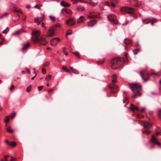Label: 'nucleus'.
<instances>
[{
  "label": "nucleus",
  "mask_w": 161,
  "mask_h": 161,
  "mask_svg": "<svg viewBox=\"0 0 161 161\" xmlns=\"http://www.w3.org/2000/svg\"><path fill=\"white\" fill-rule=\"evenodd\" d=\"M130 86L133 92L135 94L133 95V97L136 98L141 96V94L139 93L141 91V86L139 84H132L130 85Z\"/></svg>",
  "instance_id": "nucleus-1"
},
{
  "label": "nucleus",
  "mask_w": 161,
  "mask_h": 161,
  "mask_svg": "<svg viewBox=\"0 0 161 161\" xmlns=\"http://www.w3.org/2000/svg\"><path fill=\"white\" fill-rule=\"evenodd\" d=\"M113 80L112 81V84H110L109 87L111 89V92L112 93H115L116 92L117 89V87L114 84L116 82V76L115 75H113L112 76Z\"/></svg>",
  "instance_id": "nucleus-2"
},
{
  "label": "nucleus",
  "mask_w": 161,
  "mask_h": 161,
  "mask_svg": "<svg viewBox=\"0 0 161 161\" xmlns=\"http://www.w3.org/2000/svg\"><path fill=\"white\" fill-rule=\"evenodd\" d=\"M120 10L122 13L132 14L134 12V9L133 8L124 6L121 7L120 8Z\"/></svg>",
  "instance_id": "nucleus-3"
},
{
  "label": "nucleus",
  "mask_w": 161,
  "mask_h": 161,
  "mask_svg": "<svg viewBox=\"0 0 161 161\" xmlns=\"http://www.w3.org/2000/svg\"><path fill=\"white\" fill-rule=\"evenodd\" d=\"M142 124L144 128L146 129V130L144 131V133L147 135H148L150 134V132L148 129H150L152 127V125L149 122L143 121Z\"/></svg>",
  "instance_id": "nucleus-4"
},
{
  "label": "nucleus",
  "mask_w": 161,
  "mask_h": 161,
  "mask_svg": "<svg viewBox=\"0 0 161 161\" xmlns=\"http://www.w3.org/2000/svg\"><path fill=\"white\" fill-rule=\"evenodd\" d=\"M36 42L39 46H45L48 43L46 39V37L44 36H42L39 38Z\"/></svg>",
  "instance_id": "nucleus-5"
},
{
  "label": "nucleus",
  "mask_w": 161,
  "mask_h": 161,
  "mask_svg": "<svg viewBox=\"0 0 161 161\" xmlns=\"http://www.w3.org/2000/svg\"><path fill=\"white\" fill-rule=\"evenodd\" d=\"M140 75L145 82L146 81L149 79V74L146 70H143L140 72Z\"/></svg>",
  "instance_id": "nucleus-6"
},
{
  "label": "nucleus",
  "mask_w": 161,
  "mask_h": 161,
  "mask_svg": "<svg viewBox=\"0 0 161 161\" xmlns=\"http://www.w3.org/2000/svg\"><path fill=\"white\" fill-rule=\"evenodd\" d=\"M40 35V31H34L33 33V36L32 40V41L36 42L39 39L38 37Z\"/></svg>",
  "instance_id": "nucleus-7"
},
{
  "label": "nucleus",
  "mask_w": 161,
  "mask_h": 161,
  "mask_svg": "<svg viewBox=\"0 0 161 161\" xmlns=\"http://www.w3.org/2000/svg\"><path fill=\"white\" fill-rule=\"evenodd\" d=\"M150 142L152 143L158 145L159 147L161 146L160 143L158 141L157 138L155 137L153 135H152L151 136V139L150 140Z\"/></svg>",
  "instance_id": "nucleus-8"
},
{
  "label": "nucleus",
  "mask_w": 161,
  "mask_h": 161,
  "mask_svg": "<svg viewBox=\"0 0 161 161\" xmlns=\"http://www.w3.org/2000/svg\"><path fill=\"white\" fill-rule=\"evenodd\" d=\"M76 21L74 18H70L68 19L66 21V24L69 26H72L75 25Z\"/></svg>",
  "instance_id": "nucleus-9"
},
{
  "label": "nucleus",
  "mask_w": 161,
  "mask_h": 161,
  "mask_svg": "<svg viewBox=\"0 0 161 161\" xmlns=\"http://www.w3.org/2000/svg\"><path fill=\"white\" fill-rule=\"evenodd\" d=\"M108 18L110 21L113 24H116L117 23V19L116 17L114 15H110L108 16Z\"/></svg>",
  "instance_id": "nucleus-10"
},
{
  "label": "nucleus",
  "mask_w": 161,
  "mask_h": 161,
  "mask_svg": "<svg viewBox=\"0 0 161 161\" xmlns=\"http://www.w3.org/2000/svg\"><path fill=\"white\" fill-rule=\"evenodd\" d=\"M55 28L53 26L51 27L49 29L48 31V36H52L55 35L54 31Z\"/></svg>",
  "instance_id": "nucleus-11"
},
{
  "label": "nucleus",
  "mask_w": 161,
  "mask_h": 161,
  "mask_svg": "<svg viewBox=\"0 0 161 161\" xmlns=\"http://www.w3.org/2000/svg\"><path fill=\"white\" fill-rule=\"evenodd\" d=\"M60 41V39L58 38H55L52 39L50 42V44L52 46H55L58 42Z\"/></svg>",
  "instance_id": "nucleus-12"
},
{
  "label": "nucleus",
  "mask_w": 161,
  "mask_h": 161,
  "mask_svg": "<svg viewBox=\"0 0 161 161\" xmlns=\"http://www.w3.org/2000/svg\"><path fill=\"white\" fill-rule=\"evenodd\" d=\"M43 18L42 17H37L35 19L34 22L38 25H39L40 24L41 22H42L43 21Z\"/></svg>",
  "instance_id": "nucleus-13"
},
{
  "label": "nucleus",
  "mask_w": 161,
  "mask_h": 161,
  "mask_svg": "<svg viewBox=\"0 0 161 161\" xmlns=\"http://www.w3.org/2000/svg\"><path fill=\"white\" fill-rule=\"evenodd\" d=\"M96 20H92L87 22L88 26L90 27L92 26L95 24L97 23Z\"/></svg>",
  "instance_id": "nucleus-14"
},
{
  "label": "nucleus",
  "mask_w": 161,
  "mask_h": 161,
  "mask_svg": "<svg viewBox=\"0 0 161 161\" xmlns=\"http://www.w3.org/2000/svg\"><path fill=\"white\" fill-rule=\"evenodd\" d=\"M87 16L89 18H96L97 17V15H96L93 12H90L87 15Z\"/></svg>",
  "instance_id": "nucleus-15"
},
{
  "label": "nucleus",
  "mask_w": 161,
  "mask_h": 161,
  "mask_svg": "<svg viewBox=\"0 0 161 161\" xmlns=\"http://www.w3.org/2000/svg\"><path fill=\"white\" fill-rule=\"evenodd\" d=\"M61 5L64 7H69L70 5V4H69L64 1H62L61 3Z\"/></svg>",
  "instance_id": "nucleus-16"
},
{
  "label": "nucleus",
  "mask_w": 161,
  "mask_h": 161,
  "mask_svg": "<svg viewBox=\"0 0 161 161\" xmlns=\"http://www.w3.org/2000/svg\"><path fill=\"white\" fill-rule=\"evenodd\" d=\"M90 2H88V3L91 6L93 7L96 6L98 3H94L91 0H89Z\"/></svg>",
  "instance_id": "nucleus-17"
},
{
  "label": "nucleus",
  "mask_w": 161,
  "mask_h": 161,
  "mask_svg": "<svg viewBox=\"0 0 161 161\" xmlns=\"http://www.w3.org/2000/svg\"><path fill=\"white\" fill-rule=\"evenodd\" d=\"M124 43L126 45H129L131 43V42L129 39H125L124 41Z\"/></svg>",
  "instance_id": "nucleus-18"
},
{
  "label": "nucleus",
  "mask_w": 161,
  "mask_h": 161,
  "mask_svg": "<svg viewBox=\"0 0 161 161\" xmlns=\"http://www.w3.org/2000/svg\"><path fill=\"white\" fill-rule=\"evenodd\" d=\"M85 9L84 6L81 5L78 6L77 8V9L79 11H82Z\"/></svg>",
  "instance_id": "nucleus-19"
},
{
  "label": "nucleus",
  "mask_w": 161,
  "mask_h": 161,
  "mask_svg": "<svg viewBox=\"0 0 161 161\" xmlns=\"http://www.w3.org/2000/svg\"><path fill=\"white\" fill-rule=\"evenodd\" d=\"M73 4H75L78 3L79 2L83 3V0H71Z\"/></svg>",
  "instance_id": "nucleus-20"
},
{
  "label": "nucleus",
  "mask_w": 161,
  "mask_h": 161,
  "mask_svg": "<svg viewBox=\"0 0 161 161\" xmlns=\"http://www.w3.org/2000/svg\"><path fill=\"white\" fill-rule=\"evenodd\" d=\"M52 76L50 75H48L45 79L47 81H48L52 79Z\"/></svg>",
  "instance_id": "nucleus-21"
},
{
  "label": "nucleus",
  "mask_w": 161,
  "mask_h": 161,
  "mask_svg": "<svg viewBox=\"0 0 161 161\" xmlns=\"http://www.w3.org/2000/svg\"><path fill=\"white\" fill-rule=\"evenodd\" d=\"M4 39L2 35L0 34V45H1L2 43L4 42Z\"/></svg>",
  "instance_id": "nucleus-22"
},
{
  "label": "nucleus",
  "mask_w": 161,
  "mask_h": 161,
  "mask_svg": "<svg viewBox=\"0 0 161 161\" xmlns=\"http://www.w3.org/2000/svg\"><path fill=\"white\" fill-rule=\"evenodd\" d=\"M129 109H131L133 111H135L138 110V108L137 106L131 107Z\"/></svg>",
  "instance_id": "nucleus-23"
},
{
  "label": "nucleus",
  "mask_w": 161,
  "mask_h": 161,
  "mask_svg": "<svg viewBox=\"0 0 161 161\" xmlns=\"http://www.w3.org/2000/svg\"><path fill=\"white\" fill-rule=\"evenodd\" d=\"M84 19V17L83 16H81L78 19L77 22L78 23H80L83 22Z\"/></svg>",
  "instance_id": "nucleus-24"
},
{
  "label": "nucleus",
  "mask_w": 161,
  "mask_h": 161,
  "mask_svg": "<svg viewBox=\"0 0 161 161\" xmlns=\"http://www.w3.org/2000/svg\"><path fill=\"white\" fill-rule=\"evenodd\" d=\"M29 46H30V43H27L25 45L23 46V47H22V49L23 50H25L29 47Z\"/></svg>",
  "instance_id": "nucleus-25"
},
{
  "label": "nucleus",
  "mask_w": 161,
  "mask_h": 161,
  "mask_svg": "<svg viewBox=\"0 0 161 161\" xmlns=\"http://www.w3.org/2000/svg\"><path fill=\"white\" fill-rule=\"evenodd\" d=\"M9 14L8 13H5L3 14L1 16H0V19H2L4 17L7 16Z\"/></svg>",
  "instance_id": "nucleus-26"
},
{
  "label": "nucleus",
  "mask_w": 161,
  "mask_h": 161,
  "mask_svg": "<svg viewBox=\"0 0 161 161\" xmlns=\"http://www.w3.org/2000/svg\"><path fill=\"white\" fill-rule=\"evenodd\" d=\"M49 17L50 20L53 22H54L56 20L55 17L54 16L49 15Z\"/></svg>",
  "instance_id": "nucleus-27"
},
{
  "label": "nucleus",
  "mask_w": 161,
  "mask_h": 161,
  "mask_svg": "<svg viewBox=\"0 0 161 161\" xmlns=\"http://www.w3.org/2000/svg\"><path fill=\"white\" fill-rule=\"evenodd\" d=\"M61 12L63 14H69V10H66L64 9H62L61 10Z\"/></svg>",
  "instance_id": "nucleus-28"
},
{
  "label": "nucleus",
  "mask_w": 161,
  "mask_h": 161,
  "mask_svg": "<svg viewBox=\"0 0 161 161\" xmlns=\"http://www.w3.org/2000/svg\"><path fill=\"white\" fill-rule=\"evenodd\" d=\"M9 120V116H6L4 118V122L5 123L8 122Z\"/></svg>",
  "instance_id": "nucleus-29"
},
{
  "label": "nucleus",
  "mask_w": 161,
  "mask_h": 161,
  "mask_svg": "<svg viewBox=\"0 0 161 161\" xmlns=\"http://www.w3.org/2000/svg\"><path fill=\"white\" fill-rule=\"evenodd\" d=\"M63 52L65 55H68V52L66 51V48L65 47L63 48Z\"/></svg>",
  "instance_id": "nucleus-30"
},
{
  "label": "nucleus",
  "mask_w": 161,
  "mask_h": 161,
  "mask_svg": "<svg viewBox=\"0 0 161 161\" xmlns=\"http://www.w3.org/2000/svg\"><path fill=\"white\" fill-rule=\"evenodd\" d=\"M141 2L139 1L137 2L135 4V6L136 7H138L141 5Z\"/></svg>",
  "instance_id": "nucleus-31"
},
{
  "label": "nucleus",
  "mask_w": 161,
  "mask_h": 161,
  "mask_svg": "<svg viewBox=\"0 0 161 161\" xmlns=\"http://www.w3.org/2000/svg\"><path fill=\"white\" fill-rule=\"evenodd\" d=\"M117 59H114L113 60L112 62V64H114L115 65H116L117 64Z\"/></svg>",
  "instance_id": "nucleus-32"
},
{
  "label": "nucleus",
  "mask_w": 161,
  "mask_h": 161,
  "mask_svg": "<svg viewBox=\"0 0 161 161\" xmlns=\"http://www.w3.org/2000/svg\"><path fill=\"white\" fill-rule=\"evenodd\" d=\"M72 72L75 74H79V72L76 69H74L72 71Z\"/></svg>",
  "instance_id": "nucleus-33"
},
{
  "label": "nucleus",
  "mask_w": 161,
  "mask_h": 161,
  "mask_svg": "<svg viewBox=\"0 0 161 161\" xmlns=\"http://www.w3.org/2000/svg\"><path fill=\"white\" fill-rule=\"evenodd\" d=\"M123 102L125 104H127L128 103V101L127 98L124 99H123Z\"/></svg>",
  "instance_id": "nucleus-34"
},
{
  "label": "nucleus",
  "mask_w": 161,
  "mask_h": 161,
  "mask_svg": "<svg viewBox=\"0 0 161 161\" xmlns=\"http://www.w3.org/2000/svg\"><path fill=\"white\" fill-rule=\"evenodd\" d=\"M16 145V143L15 142H11V143H10L9 146L11 147H14Z\"/></svg>",
  "instance_id": "nucleus-35"
},
{
  "label": "nucleus",
  "mask_w": 161,
  "mask_h": 161,
  "mask_svg": "<svg viewBox=\"0 0 161 161\" xmlns=\"http://www.w3.org/2000/svg\"><path fill=\"white\" fill-rule=\"evenodd\" d=\"M139 51L138 49H136L133 51V52L135 54H136Z\"/></svg>",
  "instance_id": "nucleus-36"
},
{
  "label": "nucleus",
  "mask_w": 161,
  "mask_h": 161,
  "mask_svg": "<svg viewBox=\"0 0 161 161\" xmlns=\"http://www.w3.org/2000/svg\"><path fill=\"white\" fill-rule=\"evenodd\" d=\"M7 131L10 133H12L13 132V130L11 129L10 127H9L7 128Z\"/></svg>",
  "instance_id": "nucleus-37"
},
{
  "label": "nucleus",
  "mask_w": 161,
  "mask_h": 161,
  "mask_svg": "<svg viewBox=\"0 0 161 161\" xmlns=\"http://www.w3.org/2000/svg\"><path fill=\"white\" fill-rule=\"evenodd\" d=\"M9 31V29L8 27H7L5 29L3 30V32L4 33H7Z\"/></svg>",
  "instance_id": "nucleus-38"
},
{
  "label": "nucleus",
  "mask_w": 161,
  "mask_h": 161,
  "mask_svg": "<svg viewBox=\"0 0 161 161\" xmlns=\"http://www.w3.org/2000/svg\"><path fill=\"white\" fill-rule=\"evenodd\" d=\"M31 85H30L27 88V92H30L31 89Z\"/></svg>",
  "instance_id": "nucleus-39"
},
{
  "label": "nucleus",
  "mask_w": 161,
  "mask_h": 161,
  "mask_svg": "<svg viewBox=\"0 0 161 161\" xmlns=\"http://www.w3.org/2000/svg\"><path fill=\"white\" fill-rule=\"evenodd\" d=\"M158 115L159 118H161V109L158 111Z\"/></svg>",
  "instance_id": "nucleus-40"
},
{
  "label": "nucleus",
  "mask_w": 161,
  "mask_h": 161,
  "mask_svg": "<svg viewBox=\"0 0 161 161\" xmlns=\"http://www.w3.org/2000/svg\"><path fill=\"white\" fill-rule=\"evenodd\" d=\"M42 6V5L40 4L36 5L35 6V7H36L38 9H40V7Z\"/></svg>",
  "instance_id": "nucleus-41"
},
{
  "label": "nucleus",
  "mask_w": 161,
  "mask_h": 161,
  "mask_svg": "<svg viewBox=\"0 0 161 161\" xmlns=\"http://www.w3.org/2000/svg\"><path fill=\"white\" fill-rule=\"evenodd\" d=\"M14 89V86L13 85L11 86L10 88V90L11 91H13Z\"/></svg>",
  "instance_id": "nucleus-42"
},
{
  "label": "nucleus",
  "mask_w": 161,
  "mask_h": 161,
  "mask_svg": "<svg viewBox=\"0 0 161 161\" xmlns=\"http://www.w3.org/2000/svg\"><path fill=\"white\" fill-rule=\"evenodd\" d=\"M15 12H19L21 13V14H22V12L21 9H19V10H15Z\"/></svg>",
  "instance_id": "nucleus-43"
},
{
  "label": "nucleus",
  "mask_w": 161,
  "mask_h": 161,
  "mask_svg": "<svg viewBox=\"0 0 161 161\" xmlns=\"http://www.w3.org/2000/svg\"><path fill=\"white\" fill-rule=\"evenodd\" d=\"M19 34V31H16L12 33V35H18Z\"/></svg>",
  "instance_id": "nucleus-44"
},
{
  "label": "nucleus",
  "mask_w": 161,
  "mask_h": 161,
  "mask_svg": "<svg viewBox=\"0 0 161 161\" xmlns=\"http://www.w3.org/2000/svg\"><path fill=\"white\" fill-rule=\"evenodd\" d=\"M104 59H103L102 60H101L100 61H98V64H103L104 62Z\"/></svg>",
  "instance_id": "nucleus-45"
},
{
  "label": "nucleus",
  "mask_w": 161,
  "mask_h": 161,
  "mask_svg": "<svg viewBox=\"0 0 161 161\" xmlns=\"http://www.w3.org/2000/svg\"><path fill=\"white\" fill-rule=\"evenodd\" d=\"M43 87V86H40L38 87V90L39 91H40L42 89Z\"/></svg>",
  "instance_id": "nucleus-46"
},
{
  "label": "nucleus",
  "mask_w": 161,
  "mask_h": 161,
  "mask_svg": "<svg viewBox=\"0 0 161 161\" xmlns=\"http://www.w3.org/2000/svg\"><path fill=\"white\" fill-rule=\"evenodd\" d=\"M72 33V31L71 30H70L69 32H67L66 35L67 36H68V35H70V34H71Z\"/></svg>",
  "instance_id": "nucleus-47"
},
{
  "label": "nucleus",
  "mask_w": 161,
  "mask_h": 161,
  "mask_svg": "<svg viewBox=\"0 0 161 161\" xmlns=\"http://www.w3.org/2000/svg\"><path fill=\"white\" fill-rule=\"evenodd\" d=\"M62 69L64 70L65 71H66L67 69V67L65 66H63L62 68Z\"/></svg>",
  "instance_id": "nucleus-48"
},
{
  "label": "nucleus",
  "mask_w": 161,
  "mask_h": 161,
  "mask_svg": "<svg viewBox=\"0 0 161 161\" xmlns=\"http://www.w3.org/2000/svg\"><path fill=\"white\" fill-rule=\"evenodd\" d=\"M15 115V113H13L11 116V118L12 119H13L14 117V116Z\"/></svg>",
  "instance_id": "nucleus-49"
},
{
  "label": "nucleus",
  "mask_w": 161,
  "mask_h": 161,
  "mask_svg": "<svg viewBox=\"0 0 161 161\" xmlns=\"http://www.w3.org/2000/svg\"><path fill=\"white\" fill-rule=\"evenodd\" d=\"M42 72L43 74H45L46 73V70L45 69L43 68L42 69Z\"/></svg>",
  "instance_id": "nucleus-50"
},
{
  "label": "nucleus",
  "mask_w": 161,
  "mask_h": 161,
  "mask_svg": "<svg viewBox=\"0 0 161 161\" xmlns=\"http://www.w3.org/2000/svg\"><path fill=\"white\" fill-rule=\"evenodd\" d=\"M73 53L76 55V56H79V54L78 52H75Z\"/></svg>",
  "instance_id": "nucleus-51"
},
{
  "label": "nucleus",
  "mask_w": 161,
  "mask_h": 161,
  "mask_svg": "<svg viewBox=\"0 0 161 161\" xmlns=\"http://www.w3.org/2000/svg\"><path fill=\"white\" fill-rule=\"evenodd\" d=\"M8 156V155L4 157V159L5 161H7V158Z\"/></svg>",
  "instance_id": "nucleus-52"
},
{
  "label": "nucleus",
  "mask_w": 161,
  "mask_h": 161,
  "mask_svg": "<svg viewBox=\"0 0 161 161\" xmlns=\"http://www.w3.org/2000/svg\"><path fill=\"white\" fill-rule=\"evenodd\" d=\"M42 26L43 27H44L45 28V29H46L47 28V27L45 26V25H44V23H42Z\"/></svg>",
  "instance_id": "nucleus-53"
},
{
  "label": "nucleus",
  "mask_w": 161,
  "mask_h": 161,
  "mask_svg": "<svg viewBox=\"0 0 161 161\" xmlns=\"http://www.w3.org/2000/svg\"><path fill=\"white\" fill-rule=\"evenodd\" d=\"M145 109V107H143L142 108V110H141V113H142L143 111H144Z\"/></svg>",
  "instance_id": "nucleus-54"
},
{
  "label": "nucleus",
  "mask_w": 161,
  "mask_h": 161,
  "mask_svg": "<svg viewBox=\"0 0 161 161\" xmlns=\"http://www.w3.org/2000/svg\"><path fill=\"white\" fill-rule=\"evenodd\" d=\"M105 4L106 5L108 6H110L109 3L108 2H106L105 3Z\"/></svg>",
  "instance_id": "nucleus-55"
},
{
  "label": "nucleus",
  "mask_w": 161,
  "mask_h": 161,
  "mask_svg": "<svg viewBox=\"0 0 161 161\" xmlns=\"http://www.w3.org/2000/svg\"><path fill=\"white\" fill-rule=\"evenodd\" d=\"M26 70L27 71V72L29 73V74H30L31 73V72L29 70V69H27V68H26Z\"/></svg>",
  "instance_id": "nucleus-56"
},
{
  "label": "nucleus",
  "mask_w": 161,
  "mask_h": 161,
  "mask_svg": "<svg viewBox=\"0 0 161 161\" xmlns=\"http://www.w3.org/2000/svg\"><path fill=\"white\" fill-rule=\"evenodd\" d=\"M142 21L145 24H147L148 23V22H147L146 20L145 19L143 20Z\"/></svg>",
  "instance_id": "nucleus-57"
},
{
  "label": "nucleus",
  "mask_w": 161,
  "mask_h": 161,
  "mask_svg": "<svg viewBox=\"0 0 161 161\" xmlns=\"http://www.w3.org/2000/svg\"><path fill=\"white\" fill-rule=\"evenodd\" d=\"M49 64V62H45L44 63V64L45 65H48Z\"/></svg>",
  "instance_id": "nucleus-58"
},
{
  "label": "nucleus",
  "mask_w": 161,
  "mask_h": 161,
  "mask_svg": "<svg viewBox=\"0 0 161 161\" xmlns=\"http://www.w3.org/2000/svg\"><path fill=\"white\" fill-rule=\"evenodd\" d=\"M34 73L35 74V75L33 77H32V78H31L32 80H33L34 78L35 77V76L36 75V74L35 72H34Z\"/></svg>",
  "instance_id": "nucleus-59"
},
{
  "label": "nucleus",
  "mask_w": 161,
  "mask_h": 161,
  "mask_svg": "<svg viewBox=\"0 0 161 161\" xmlns=\"http://www.w3.org/2000/svg\"><path fill=\"white\" fill-rule=\"evenodd\" d=\"M16 8H16V6H14V7H13V9L14 10V12H15V10H16Z\"/></svg>",
  "instance_id": "nucleus-60"
},
{
  "label": "nucleus",
  "mask_w": 161,
  "mask_h": 161,
  "mask_svg": "<svg viewBox=\"0 0 161 161\" xmlns=\"http://www.w3.org/2000/svg\"><path fill=\"white\" fill-rule=\"evenodd\" d=\"M5 142L8 145H9L10 143L8 140H6Z\"/></svg>",
  "instance_id": "nucleus-61"
},
{
  "label": "nucleus",
  "mask_w": 161,
  "mask_h": 161,
  "mask_svg": "<svg viewBox=\"0 0 161 161\" xmlns=\"http://www.w3.org/2000/svg\"><path fill=\"white\" fill-rule=\"evenodd\" d=\"M113 1H114L116 3H118L119 2V0H111Z\"/></svg>",
  "instance_id": "nucleus-62"
},
{
  "label": "nucleus",
  "mask_w": 161,
  "mask_h": 161,
  "mask_svg": "<svg viewBox=\"0 0 161 161\" xmlns=\"http://www.w3.org/2000/svg\"><path fill=\"white\" fill-rule=\"evenodd\" d=\"M160 132L159 131H158V132H157L156 133V135H158L159 134H160Z\"/></svg>",
  "instance_id": "nucleus-63"
},
{
  "label": "nucleus",
  "mask_w": 161,
  "mask_h": 161,
  "mask_svg": "<svg viewBox=\"0 0 161 161\" xmlns=\"http://www.w3.org/2000/svg\"><path fill=\"white\" fill-rule=\"evenodd\" d=\"M66 72H68V73H71V71L68 69H67L66 70Z\"/></svg>",
  "instance_id": "nucleus-64"
}]
</instances>
